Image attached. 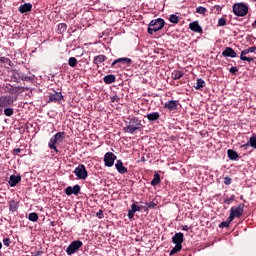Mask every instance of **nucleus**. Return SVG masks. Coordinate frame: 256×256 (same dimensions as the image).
Here are the masks:
<instances>
[{
    "label": "nucleus",
    "instance_id": "f257e3e1",
    "mask_svg": "<svg viewBox=\"0 0 256 256\" xmlns=\"http://www.w3.org/2000/svg\"><path fill=\"white\" fill-rule=\"evenodd\" d=\"M125 125L124 133H130V135H134L136 131L143 130V124L141 123V119L138 117H128L125 121Z\"/></svg>",
    "mask_w": 256,
    "mask_h": 256
},
{
    "label": "nucleus",
    "instance_id": "f03ea898",
    "mask_svg": "<svg viewBox=\"0 0 256 256\" xmlns=\"http://www.w3.org/2000/svg\"><path fill=\"white\" fill-rule=\"evenodd\" d=\"M65 141V132H57L55 135H53L49 142L48 147L49 149H52L55 151V153H59V149H57V145H61Z\"/></svg>",
    "mask_w": 256,
    "mask_h": 256
},
{
    "label": "nucleus",
    "instance_id": "7ed1b4c3",
    "mask_svg": "<svg viewBox=\"0 0 256 256\" xmlns=\"http://www.w3.org/2000/svg\"><path fill=\"white\" fill-rule=\"evenodd\" d=\"M163 27H165L164 19L162 18L154 19L148 24V28H147L148 34L153 35L154 33H157V31H161Z\"/></svg>",
    "mask_w": 256,
    "mask_h": 256
},
{
    "label": "nucleus",
    "instance_id": "20e7f679",
    "mask_svg": "<svg viewBox=\"0 0 256 256\" xmlns=\"http://www.w3.org/2000/svg\"><path fill=\"white\" fill-rule=\"evenodd\" d=\"M232 11L236 17H245L249 13V6L244 3H235L232 6Z\"/></svg>",
    "mask_w": 256,
    "mask_h": 256
},
{
    "label": "nucleus",
    "instance_id": "39448f33",
    "mask_svg": "<svg viewBox=\"0 0 256 256\" xmlns=\"http://www.w3.org/2000/svg\"><path fill=\"white\" fill-rule=\"evenodd\" d=\"M243 211H245V204H239L237 207L230 208L229 218L230 220L239 219L241 215H243Z\"/></svg>",
    "mask_w": 256,
    "mask_h": 256
},
{
    "label": "nucleus",
    "instance_id": "423d86ee",
    "mask_svg": "<svg viewBox=\"0 0 256 256\" xmlns=\"http://www.w3.org/2000/svg\"><path fill=\"white\" fill-rule=\"evenodd\" d=\"M83 247V242L81 240H74L69 244V246L66 248L67 255H75L79 249Z\"/></svg>",
    "mask_w": 256,
    "mask_h": 256
},
{
    "label": "nucleus",
    "instance_id": "0eeeda50",
    "mask_svg": "<svg viewBox=\"0 0 256 256\" xmlns=\"http://www.w3.org/2000/svg\"><path fill=\"white\" fill-rule=\"evenodd\" d=\"M74 175H76L77 179H80L82 181H85V179H87V177H89L87 168H85V165H83V164H79L74 169Z\"/></svg>",
    "mask_w": 256,
    "mask_h": 256
},
{
    "label": "nucleus",
    "instance_id": "6e6552de",
    "mask_svg": "<svg viewBox=\"0 0 256 256\" xmlns=\"http://www.w3.org/2000/svg\"><path fill=\"white\" fill-rule=\"evenodd\" d=\"M255 51H256L255 46L244 49L240 54V60L241 61H247L248 63H253V61H255V58L254 57H249L247 55H249V53H255Z\"/></svg>",
    "mask_w": 256,
    "mask_h": 256
},
{
    "label": "nucleus",
    "instance_id": "1a4fd4ad",
    "mask_svg": "<svg viewBox=\"0 0 256 256\" xmlns=\"http://www.w3.org/2000/svg\"><path fill=\"white\" fill-rule=\"evenodd\" d=\"M131 63H133V60H131V58L123 57V58L115 59L112 62L111 67L113 69H120L121 65H131Z\"/></svg>",
    "mask_w": 256,
    "mask_h": 256
},
{
    "label": "nucleus",
    "instance_id": "9d476101",
    "mask_svg": "<svg viewBox=\"0 0 256 256\" xmlns=\"http://www.w3.org/2000/svg\"><path fill=\"white\" fill-rule=\"evenodd\" d=\"M116 160H117V155H115L113 152H107L104 155L105 167H113V165H115Z\"/></svg>",
    "mask_w": 256,
    "mask_h": 256
},
{
    "label": "nucleus",
    "instance_id": "9b49d317",
    "mask_svg": "<svg viewBox=\"0 0 256 256\" xmlns=\"http://www.w3.org/2000/svg\"><path fill=\"white\" fill-rule=\"evenodd\" d=\"M64 192L68 197H71V195H79L81 193V186L78 184L74 185L73 187L68 186L64 189Z\"/></svg>",
    "mask_w": 256,
    "mask_h": 256
},
{
    "label": "nucleus",
    "instance_id": "f8f14e48",
    "mask_svg": "<svg viewBox=\"0 0 256 256\" xmlns=\"http://www.w3.org/2000/svg\"><path fill=\"white\" fill-rule=\"evenodd\" d=\"M63 93L54 91V93H49L48 103H59V101H63Z\"/></svg>",
    "mask_w": 256,
    "mask_h": 256
},
{
    "label": "nucleus",
    "instance_id": "ddd939ff",
    "mask_svg": "<svg viewBox=\"0 0 256 256\" xmlns=\"http://www.w3.org/2000/svg\"><path fill=\"white\" fill-rule=\"evenodd\" d=\"M179 107V101L178 100H169L168 102L164 103V109H167L168 111H177V108Z\"/></svg>",
    "mask_w": 256,
    "mask_h": 256
},
{
    "label": "nucleus",
    "instance_id": "4468645a",
    "mask_svg": "<svg viewBox=\"0 0 256 256\" xmlns=\"http://www.w3.org/2000/svg\"><path fill=\"white\" fill-rule=\"evenodd\" d=\"M13 101L11 96H0V113L3 111V107H9Z\"/></svg>",
    "mask_w": 256,
    "mask_h": 256
},
{
    "label": "nucleus",
    "instance_id": "2eb2a0df",
    "mask_svg": "<svg viewBox=\"0 0 256 256\" xmlns=\"http://www.w3.org/2000/svg\"><path fill=\"white\" fill-rule=\"evenodd\" d=\"M141 211V206L137 205V202L131 205V209L128 210L127 217L128 219H133L135 217V213Z\"/></svg>",
    "mask_w": 256,
    "mask_h": 256
},
{
    "label": "nucleus",
    "instance_id": "dca6fc26",
    "mask_svg": "<svg viewBox=\"0 0 256 256\" xmlns=\"http://www.w3.org/2000/svg\"><path fill=\"white\" fill-rule=\"evenodd\" d=\"M222 57H231L232 59H235V57H237V53L233 48L226 47L222 52Z\"/></svg>",
    "mask_w": 256,
    "mask_h": 256
},
{
    "label": "nucleus",
    "instance_id": "f3484780",
    "mask_svg": "<svg viewBox=\"0 0 256 256\" xmlns=\"http://www.w3.org/2000/svg\"><path fill=\"white\" fill-rule=\"evenodd\" d=\"M189 29L194 33H203V28L199 25L198 21L191 22L189 24Z\"/></svg>",
    "mask_w": 256,
    "mask_h": 256
},
{
    "label": "nucleus",
    "instance_id": "a211bd4d",
    "mask_svg": "<svg viewBox=\"0 0 256 256\" xmlns=\"http://www.w3.org/2000/svg\"><path fill=\"white\" fill-rule=\"evenodd\" d=\"M18 183H21V175H11L8 181L10 187H16Z\"/></svg>",
    "mask_w": 256,
    "mask_h": 256
},
{
    "label": "nucleus",
    "instance_id": "6ab92c4d",
    "mask_svg": "<svg viewBox=\"0 0 256 256\" xmlns=\"http://www.w3.org/2000/svg\"><path fill=\"white\" fill-rule=\"evenodd\" d=\"M183 240H184V235L181 232L176 233L172 237V243H174V245H183Z\"/></svg>",
    "mask_w": 256,
    "mask_h": 256
},
{
    "label": "nucleus",
    "instance_id": "aec40b11",
    "mask_svg": "<svg viewBox=\"0 0 256 256\" xmlns=\"http://www.w3.org/2000/svg\"><path fill=\"white\" fill-rule=\"evenodd\" d=\"M115 167L120 175H125V173H127V167L123 166V161L117 160L115 163Z\"/></svg>",
    "mask_w": 256,
    "mask_h": 256
},
{
    "label": "nucleus",
    "instance_id": "412c9836",
    "mask_svg": "<svg viewBox=\"0 0 256 256\" xmlns=\"http://www.w3.org/2000/svg\"><path fill=\"white\" fill-rule=\"evenodd\" d=\"M33 9V5L31 3H24L19 6L18 11L19 13H29Z\"/></svg>",
    "mask_w": 256,
    "mask_h": 256
},
{
    "label": "nucleus",
    "instance_id": "4be33fe9",
    "mask_svg": "<svg viewBox=\"0 0 256 256\" xmlns=\"http://www.w3.org/2000/svg\"><path fill=\"white\" fill-rule=\"evenodd\" d=\"M10 74L12 76V79H14L16 83H19L21 81L23 73L19 72V70L13 69L10 71Z\"/></svg>",
    "mask_w": 256,
    "mask_h": 256
},
{
    "label": "nucleus",
    "instance_id": "5701e85b",
    "mask_svg": "<svg viewBox=\"0 0 256 256\" xmlns=\"http://www.w3.org/2000/svg\"><path fill=\"white\" fill-rule=\"evenodd\" d=\"M227 155L230 161H237V159H239V154L233 149H228Z\"/></svg>",
    "mask_w": 256,
    "mask_h": 256
},
{
    "label": "nucleus",
    "instance_id": "b1692460",
    "mask_svg": "<svg viewBox=\"0 0 256 256\" xmlns=\"http://www.w3.org/2000/svg\"><path fill=\"white\" fill-rule=\"evenodd\" d=\"M107 61V56L105 55H98L94 57L93 64L94 65H101V63H105Z\"/></svg>",
    "mask_w": 256,
    "mask_h": 256
},
{
    "label": "nucleus",
    "instance_id": "393cba45",
    "mask_svg": "<svg viewBox=\"0 0 256 256\" xmlns=\"http://www.w3.org/2000/svg\"><path fill=\"white\" fill-rule=\"evenodd\" d=\"M159 117H161L159 112H152L146 115L148 121H158Z\"/></svg>",
    "mask_w": 256,
    "mask_h": 256
},
{
    "label": "nucleus",
    "instance_id": "a878e982",
    "mask_svg": "<svg viewBox=\"0 0 256 256\" xmlns=\"http://www.w3.org/2000/svg\"><path fill=\"white\" fill-rule=\"evenodd\" d=\"M103 81L106 85H111L112 83H115V75L110 74V75H106L103 78Z\"/></svg>",
    "mask_w": 256,
    "mask_h": 256
},
{
    "label": "nucleus",
    "instance_id": "bb28decb",
    "mask_svg": "<svg viewBox=\"0 0 256 256\" xmlns=\"http://www.w3.org/2000/svg\"><path fill=\"white\" fill-rule=\"evenodd\" d=\"M160 183H161V176L158 173L154 174V177L151 181L152 187H157V185H159Z\"/></svg>",
    "mask_w": 256,
    "mask_h": 256
},
{
    "label": "nucleus",
    "instance_id": "cd10ccee",
    "mask_svg": "<svg viewBox=\"0 0 256 256\" xmlns=\"http://www.w3.org/2000/svg\"><path fill=\"white\" fill-rule=\"evenodd\" d=\"M183 72L181 71V70H174L173 72H172V79L174 80V81H177V80H179V79H181V77H183Z\"/></svg>",
    "mask_w": 256,
    "mask_h": 256
},
{
    "label": "nucleus",
    "instance_id": "c85d7f7f",
    "mask_svg": "<svg viewBox=\"0 0 256 256\" xmlns=\"http://www.w3.org/2000/svg\"><path fill=\"white\" fill-rule=\"evenodd\" d=\"M17 209H19V204H17V202L15 200H12L9 202V210L12 213H15V211H17Z\"/></svg>",
    "mask_w": 256,
    "mask_h": 256
},
{
    "label": "nucleus",
    "instance_id": "c756f323",
    "mask_svg": "<svg viewBox=\"0 0 256 256\" xmlns=\"http://www.w3.org/2000/svg\"><path fill=\"white\" fill-rule=\"evenodd\" d=\"M67 31V25L65 23H60L57 26V33H59V35L65 33Z\"/></svg>",
    "mask_w": 256,
    "mask_h": 256
},
{
    "label": "nucleus",
    "instance_id": "7c9ffc66",
    "mask_svg": "<svg viewBox=\"0 0 256 256\" xmlns=\"http://www.w3.org/2000/svg\"><path fill=\"white\" fill-rule=\"evenodd\" d=\"M181 249H183L182 245L175 244V247L172 248V250L170 251L169 255L170 256L175 255L176 253H179V251H181Z\"/></svg>",
    "mask_w": 256,
    "mask_h": 256
},
{
    "label": "nucleus",
    "instance_id": "2f4dec72",
    "mask_svg": "<svg viewBox=\"0 0 256 256\" xmlns=\"http://www.w3.org/2000/svg\"><path fill=\"white\" fill-rule=\"evenodd\" d=\"M203 87H205V80H203L202 78H198L195 89L199 90V89H203Z\"/></svg>",
    "mask_w": 256,
    "mask_h": 256
},
{
    "label": "nucleus",
    "instance_id": "473e14b6",
    "mask_svg": "<svg viewBox=\"0 0 256 256\" xmlns=\"http://www.w3.org/2000/svg\"><path fill=\"white\" fill-rule=\"evenodd\" d=\"M28 219H29V221H32L33 223H37V221L39 219V215L35 212H32L29 214Z\"/></svg>",
    "mask_w": 256,
    "mask_h": 256
},
{
    "label": "nucleus",
    "instance_id": "72a5a7b5",
    "mask_svg": "<svg viewBox=\"0 0 256 256\" xmlns=\"http://www.w3.org/2000/svg\"><path fill=\"white\" fill-rule=\"evenodd\" d=\"M232 221H233V220H231V218L228 217V218L226 219V221L221 222V223L219 224L220 229H225V227H229V225H231V222H232Z\"/></svg>",
    "mask_w": 256,
    "mask_h": 256
},
{
    "label": "nucleus",
    "instance_id": "f704fd0d",
    "mask_svg": "<svg viewBox=\"0 0 256 256\" xmlns=\"http://www.w3.org/2000/svg\"><path fill=\"white\" fill-rule=\"evenodd\" d=\"M249 144L250 146L252 147V149H256V135H252L250 138H249Z\"/></svg>",
    "mask_w": 256,
    "mask_h": 256
},
{
    "label": "nucleus",
    "instance_id": "c9c22d12",
    "mask_svg": "<svg viewBox=\"0 0 256 256\" xmlns=\"http://www.w3.org/2000/svg\"><path fill=\"white\" fill-rule=\"evenodd\" d=\"M169 21H170V23L177 24V23H179V16H177L175 14H171L169 16Z\"/></svg>",
    "mask_w": 256,
    "mask_h": 256
},
{
    "label": "nucleus",
    "instance_id": "e433bc0d",
    "mask_svg": "<svg viewBox=\"0 0 256 256\" xmlns=\"http://www.w3.org/2000/svg\"><path fill=\"white\" fill-rule=\"evenodd\" d=\"M69 67H77V58L70 57L68 60Z\"/></svg>",
    "mask_w": 256,
    "mask_h": 256
},
{
    "label": "nucleus",
    "instance_id": "4c0bfd02",
    "mask_svg": "<svg viewBox=\"0 0 256 256\" xmlns=\"http://www.w3.org/2000/svg\"><path fill=\"white\" fill-rule=\"evenodd\" d=\"M196 13H199V15H205V13H207V8L199 6L196 8Z\"/></svg>",
    "mask_w": 256,
    "mask_h": 256
},
{
    "label": "nucleus",
    "instance_id": "58836bf2",
    "mask_svg": "<svg viewBox=\"0 0 256 256\" xmlns=\"http://www.w3.org/2000/svg\"><path fill=\"white\" fill-rule=\"evenodd\" d=\"M13 113H15L13 108H6V109H4V115L6 117H11L13 115Z\"/></svg>",
    "mask_w": 256,
    "mask_h": 256
},
{
    "label": "nucleus",
    "instance_id": "ea45409f",
    "mask_svg": "<svg viewBox=\"0 0 256 256\" xmlns=\"http://www.w3.org/2000/svg\"><path fill=\"white\" fill-rule=\"evenodd\" d=\"M227 25V20L225 18H219L218 27H225Z\"/></svg>",
    "mask_w": 256,
    "mask_h": 256
},
{
    "label": "nucleus",
    "instance_id": "a19ab883",
    "mask_svg": "<svg viewBox=\"0 0 256 256\" xmlns=\"http://www.w3.org/2000/svg\"><path fill=\"white\" fill-rule=\"evenodd\" d=\"M20 81H33V76H27L22 73Z\"/></svg>",
    "mask_w": 256,
    "mask_h": 256
},
{
    "label": "nucleus",
    "instance_id": "79ce46f5",
    "mask_svg": "<svg viewBox=\"0 0 256 256\" xmlns=\"http://www.w3.org/2000/svg\"><path fill=\"white\" fill-rule=\"evenodd\" d=\"M233 201H235V195H232L230 198H226V199L224 200V203H225L226 205H231V203H233Z\"/></svg>",
    "mask_w": 256,
    "mask_h": 256
},
{
    "label": "nucleus",
    "instance_id": "37998d69",
    "mask_svg": "<svg viewBox=\"0 0 256 256\" xmlns=\"http://www.w3.org/2000/svg\"><path fill=\"white\" fill-rule=\"evenodd\" d=\"M250 147H251V144L249 143V140H248L246 144H243L240 146V149H242L243 151H247V149H249Z\"/></svg>",
    "mask_w": 256,
    "mask_h": 256
},
{
    "label": "nucleus",
    "instance_id": "c03bdc74",
    "mask_svg": "<svg viewBox=\"0 0 256 256\" xmlns=\"http://www.w3.org/2000/svg\"><path fill=\"white\" fill-rule=\"evenodd\" d=\"M3 245H5V247H9L11 245V239L4 238L3 239Z\"/></svg>",
    "mask_w": 256,
    "mask_h": 256
},
{
    "label": "nucleus",
    "instance_id": "a18cd8bd",
    "mask_svg": "<svg viewBox=\"0 0 256 256\" xmlns=\"http://www.w3.org/2000/svg\"><path fill=\"white\" fill-rule=\"evenodd\" d=\"M119 101H120L119 96L115 95V96L111 97V102L112 103H119Z\"/></svg>",
    "mask_w": 256,
    "mask_h": 256
},
{
    "label": "nucleus",
    "instance_id": "49530a36",
    "mask_svg": "<svg viewBox=\"0 0 256 256\" xmlns=\"http://www.w3.org/2000/svg\"><path fill=\"white\" fill-rule=\"evenodd\" d=\"M237 71H239V69H237V67H234V66L229 69V73H231L232 75H235Z\"/></svg>",
    "mask_w": 256,
    "mask_h": 256
},
{
    "label": "nucleus",
    "instance_id": "de8ad7c7",
    "mask_svg": "<svg viewBox=\"0 0 256 256\" xmlns=\"http://www.w3.org/2000/svg\"><path fill=\"white\" fill-rule=\"evenodd\" d=\"M231 183H232L231 178H229V177L224 178V185H231Z\"/></svg>",
    "mask_w": 256,
    "mask_h": 256
},
{
    "label": "nucleus",
    "instance_id": "09e8293b",
    "mask_svg": "<svg viewBox=\"0 0 256 256\" xmlns=\"http://www.w3.org/2000/svg\"><path fill=\"white\" fill-rule=\"evenodd\" d=\"M96 216L98 217V219H103V217H105L103 215V210H99L97 213H96Z\"/></svg>",
    "mask_w": 256,
    "mask_h": 256
},
{
    "label": "nucleus",
    "instance_id": "8fccbe9b",
    "mask_svg": "<svg viewBox=\"0 0 256 256\" xmlns=\"http://www.w3.org/2000/svg\"><path fill=\"white\" fill-rule=\"evenodd\" d=\"M147 206L149 207V209H155V207H157V204H155V202H149Z\"/></svg>",
    "mask_w": 256,
    "mask_h": 256
},
{
    "label": "nucleus",
    "instance_id": "3c124183",
    "mask_svg": "<svg viewBox=\"0 0 256 256\" xmlns=\"http://www.w3.org/2000/svg\"><path fill=\"white\" fill-rule=\"evenodd\" d=\"M214 9H216V11L218 13H220L221 9H223V8L221 6H219V5H216V6H214Z\"/></svg>",
    "mask_w": 256,
    "mask_h": 256
},
{
    "label": "nucleus",
    "instance_id": "603ef678",
    "mask_svg": "<svg viewBox=\"0 0 256 256\" xmlns=\"http://www.w3.org/2000/svg\"><path fill=\"white\" fill-rule=\"evenodd\" d=\"M182 231H189V226L183 225L182 226Z\"/></svg>",
    "mask_w": 256,
    "mask_h": 256
},
{
    "label": "nucleus",
    "instance_id": "864d4df0",
    "mask_svg": "<svg viewBox=\"0 0 256 256\" xmlns=\"http://www.w3.org/2000/svg\"><path fill=\"white\" fill-rule=\"evenodd\" d=\"M21 150H20V148H16V149H14V153H19Z\"/></svg>",
    "mask_w": 256,
    "mask_h": 256
},
{
    "label": "nucleus",
    "instance_id": "5fc2aeb1",
    "mask_svg": "<svg viewBox=\"0 0 256 256\" xmlns=\"http://www.w3.org/2000/svg\"><path fill=\"white\" fill-rule=\"evenodd\" d=\"M1 249H3V243L0 242V253H1Z\"/></svg>",
    "mask_w": 256,
    "mask_h": 256
},
{
    "label": "nucleus",
    "instance_id": "6e6d98bb",
    "mask_svg": "<svg viewBox=\"0 0 256 256\" xmlns=\"http://www.w3.org/2000/svg\"><path fill=\"white\" fill-rule=\"evenodd\" d=\"M35 255L36 256L41 255V251H37Z\"/></svg>",
    "mask_w": 256,
    "mask_h": 256
},
{
    "label": "nucleus",
    "instance_id": "4d7b16f0",
    "mask_svg": "<svg viewBox=\"0 0 256 256\" xmlns=\"http://www.w3.org/2000/svg\"><path fill=\"white\" fill-rule=\"evenodd\" d=\"M0 61H3V58H2V57H0Z\"/></svg>",
    "mask_w": 256,
    "mask_h": 256
}]
</instances>
